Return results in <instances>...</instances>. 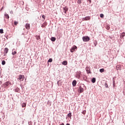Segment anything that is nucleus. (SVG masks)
<instances>
[{
  "instance_id": "nucleus-1",
  "label": "nucleus",
  "mask_w": 125,
  "mask_h": 125,
  "mask_svg": "<svg viewBox=\"0 0 125 125\" xmlns=\"http://www.w3.org/2000/svg\"><path fill=\"white\" fill-rule=\"evenodd\" d=\"M83 42H89L90 41V38L88 36H84L82 38Z\"/></svg>"
},
{
  "instance_id": "nucleus-2",
  "label": "nucleus",
  "mask_w": 125,
  "mask_h": 125,
  "mask_svg": "<svg viewBox=\"0 0 125 125\" xmlns=\"http://www.w3.org/2000/svg\"><path fill=\"white\" fill-rule=\"evenodd\" d=\"M24 78H25L24 75H20L19 76L18 81H19V82H23L24 81Z\"/></svg>"
},
{
  "instance_id": "nucleus-3",
  "label": "nucleus",
  "mask_w": 125,
  "mask_h": 125,
  "mask_svg": "<svg viewBox=\"0 0 125 125\" xmlns=\"http://www.w3.org/2000/svg\"><path fill=\"white\" fill-rule=\"evenodd\" d=\"M84 88V84H82L79 88V90L80 91L81 93L83 92V88Z\"/></svg>"
},
{
  "instance_id": "nucleus-4",
  "label": "nucleus",
  "mask_w": 125,
  "mask_h": 125,
  "mask_svg": "<svg viewBox=\"0 0 125 125\" xmlns=\"http://www.w3.org/2000/svg\"><path fill=\"white\" fill-rule=\"evenodd\" d=\"M77 46L74 45L71 49L70 51L71 52L73 53L75 51V49H77Z\"/></svg>"
},
{
  "instance_id": "nucleus-5",
  "label": "nucleus",
  "mask_w": 125,
  "mask_h": 125,
  "mask_svg": "<svg viewBox=\"0 0 125 125\" xmlns=\"http://www.w3.org/2000/svg\"><path fill=\"white\" fill-rule=\"evenodd\" d=\"M81 74H82V72H81V71L77 72V75H76V78H77V79H80V78H81Z\"/></svg>"
},
{
  "instance_id": "nucleus-6",
  "label": "nucleus",
  "mask_w": 125,
  "mask_h": 125,
  "mask_svg": "<svg viewBox=\"0 0 125 125\" xmlns=\"http://www.w3.org/2000/svg\"><path fill=\"white\" fill-rule=\"evenodd\" d=\"M83 21H87L88 20H90V16H87L85 18H83Z\"/></svg>"
},
{
  "instance_id": "nucleus-7",
  "label": "nucleus",
  "mask_w": 125,
  "mask_h": 125,
  "mask_svg": "<svg viewBox=\"0 0 125 125\" xmlns=\"http://www.w3.org/2000/svg\"><path fill=\"white\" fill-rule=\"evenodd\" d=\"M85 70L87 73V74H91V71H90V68L88 67H86L85 68Z\"/></svg>"
},
{
  "instance_id": "nucleus-8",
  "label": "nucleus",
  "mask_w": 125,
  "mask_h": 125,
  "mask_svg": "<svg viewBox=\"0 0 125 125\" xmlns=\"http://www.w3.org/2000/svg\"><path fill=\"white\" fill-rule=\"evenodd\" d=\"M9 84H10V83H9V82H7L6 83H5L4 84H3V86L4 87H7V86H8V85H9Z\"/></svg>"
},
{
  "instance_id": "nucleus-9",
  "label": "nucleus",
  "mask_w": 125,
  "mask_h": 125,
  "mask_svg": "<svg viewBox=\"0 0 125 125\" xmlns=\"http://www.w3.org/2000/svg\"><path fill=\"white\" fill-rule=\"evenodd\" d=\"M64 12L65 14H67V12L68 11V8L67 7V6H65L63 8Z\"/></svg>"
},
{
  "instance_id": "nucleus-10",
  "label": "nucleus",
  "mask_w": 125,
  "mask_h": 125,
  "mask_svg": "<svg viewBox=\"0 0 125 125\" xmlns=\"http://www.w3.org/2000/svg\"><path fill=\"white\" fill-rule=\"evenodd\" d=\"M25 28L27 30H30V24L29 23H26L25 24Z\"/></svg>"
},
{
  "instance_id": "nucleus-11",
  "label": "nucleus",
  "mask_w": 125,
  "mask_h": 125,
  "mask_svg": "<svg viewBox=\"0 0 125 125\" xmlns=\"http://www.w3.org/2000/svg\"><path fill=\"white\" fill-rule=\"evenodd\" d=\"M4 52L5 53V54L4 55V56L6 55L7 52H8V48H5L4 49Z\"/></svg>"
},
{
  "instance_id": "nucleus-12",
  "label": "nucleus",
  "mask_w": 125,
  "mask_h": 125,
  "mask_svg": "<svg viewBox=\"0 0 125 125\" xmlns=\"http://www.w3.org/2000/svg\"><path fill=\"white\" fill-rule=\"evenodd\" d=\"M47 25V23L46 22H44L41 26L42 28H44V27H46V25Z\"/></svg>"
},
{
  "instance_id": "nucleus-13",
  "label": "nucleus",
  "mask_w": 125,
  "mask_h": 125,
  "mask_svg": "<svg viewBox=\"0 0 125 125\" xmlns=\"http://www.w3.org/2000/svg\"><path fill=\"white\" fill-rule=\"evenodd\" d=\"M76 84H77V81L76 80L73 81L72 82V85L73 86H76Z\"/></svg>"
},
{
  "instance_id": "nucleus-14",
  "label": "nucleus",
  "mask_w": 125,
  "mask_h": 125,
  "mask_svg": "<svg viewBox=\"0 0 125 125\" xmlns=\"http://www.w3.org/2000/svg\"><path fill=\"white\" fill-rule=\"evenodd\" d=\"M62 65H64V66H66L68 64V62L67 61H64L62 62Z\"/></svg>"
},
{
  "instance_id": "nucleus-15",
  "label": "nucleus",
  "mask_w": 125,
  "mask_h": 125,
  "mask_svg": "<svg viewBox=\"0 0 125 125\" xmlns=\"http://www.w3.org/2000/svg\"><path fill=\"white\" fill-rule=\"evenodd\" d=\"M116 69L117 70H121V69H122V67L120 65H117L116 66Z\"/></svg>"
},
{
  "instance_id": "nucleus-16",
  "label": "nucleus",
  "mask_w": 125,
  "mask_h": 125,
  "mask_svg": "<svg viewBox=\"0 0 125 125\" xmlns=\"http://www.w3.org/2000/svg\"><path fill=\"white\" fill-rule=\"evenodd\" d=\"M91 82L93 83H94L96 82V79L95 78H93L92 79Z\"/></svg>"
},
{
  "instance_id": "nucleus-17",
  "label": "nucleus",
  "mask_w": 125,
  "mask_h": 125,
  "mask_svg": "<svg viewBox=\"0 0 125 125\" xmlns=\"http://www.w3.org/2000/svg\"><path fill=\"white\" fill-rule=\"evenodd\" d=\"M4 16L5 17V18L7 19H9V16L7 14H5Z\"/></svg>"
},
{
  "instance_id": "nucleus-18",
  "label": "nucleus",
  "mask_w": 125,
  "mask_h": 125,
  "mask_svg": "<svg viewBox=\"0 0 125 125\" xmlns=\"http://www.w3.org/2000/svg\"><path fill=\"white\" fill-rule=\"evenodd\" d=\"M51 40L52 41V42H55V41H56V38L55 37H52L51 38Z\"/></svg>"
},
{
  "instance_id": "nucleus-19",
  "label": "nucleus",
  "mask_w": 125,
  "mask_h": 125,
  "mask_svg": "<svg viewBox=\"0 0 125 125\" xmlns=\"http://www.w3.org/2000/svg\"><path fill=\"white\" fill-rule=\"evenodd\" d=\"M67 117L68 118H71L72 117V112H70L67 114Z\"/></svg>"
},
{
  "instance_id": "nucleus-20",
  "label": "nucleus",
  "mask_w": 125,
  "mask_h": 125,
  "mask_svg": "<svg viewBox=\"0 0 125 125\" xmlns=\"http://www.w3.org/2000/svg\"><path fill=\"white\" fill-rule=\"evenodd\" d=\"M18 21H14V25H15L16 26H17V25H18Z\"/></svg>"
},
{
  "instance_id": "nucleus-21",
  "label": "nucleus",
  "mask_w": 125,
  "mask_h": 125,
  "mask_svg": "<svg viewBox=\"0 0 125 125\" xmlns=\"http://www.w3.org/2000/svg\"><path fill=\"white\" fill-rule=\"evenodd\" d=\"M21 106H22V108L26 107V104L25 103H22L21 104Z\"/></svg>"
},
{
  "instance_id": "nucleus-22",
  "label": "nucleus",
  "mask_w": 125,
  "mask_h": 125,
  "mask_svg": "<svg viewBox=\"0 0 125 125\" xmlns=\"http://www.w3.org/2000/svg\"><path fill=\"white\" fill-rule=\"evenodd\" d=\"M104 71H105V69H104V68H102L100 70V72L101 73H103L104 72Z\"/></svg>"
},
{
  "instance_id": "nucleus-23",
  "label": "nucleus",
  "mask_w": 125,
  "mask_h": 125,
  "mask_svg": "<svg viewBox=\"0 0 125 125\" xmlns=\"http://www.w3.org/2000/svg\"><path fill=\"white\" fill-rule=\"evenodd\" d=\"M17 53V52L16 51H13V52L12 53V55H15V54H16Z\"/></svg>"
},
{
  "instance_id": "nucleus-24",
  "label": "nucleus",
  "mask_w": 125,
  "mask_h": 125,
  "mask_svg": "<svg viewBox=\"0 0 125 125\" xmlns=\"http://www.w3.org/2000/svg\"><path fill=\"white\" fill-rule=\"evenodd\" d=\"M105 28L107 30H109L110 29V26L109 25H106Z\"/></svg>"
},
{
  "instance_id": "nucleus-25",
  "label": "nucleus",
  "mask_w": 125,
  "mask_h": 125,
  "mask_svg": "<svg viewBox=\"0 0 125 125\" xmlns=\"http://www.w3.org/2000/svg\"><path fill=\"white\" fill-rule=\"evenodd\" d=\"M77 2L79 4H81V3H82V0H78Z\"/></svg>"
},
{
  "instance_id": "nucleus-26",
  "label": "nucleus",
  "mask_w": 125,
  "mask_h": 125,
  "mask_svg": "<svg viewBox=\"0 0 125 125\" xmlns=\"http://www.w3.org/2000/svg\"><path fill=\"white\" fill-rule=\"evenodd\" d=\"M36 39H37V40H41V37H40L39 36H37Z\"/></svg>"
},
{
  "instance_id": "nucleus-27",
  "label": "nucleus",
  "mask_w": 125,
  "mask_h": 125,
  "mask_svg": "<svg viewBox=\"0 0 125 125\" xmlns=\"http://www.w3.org/2000/svg\"><path fill=\"white\" fill-rule=\"evenodd\" d=\"M100 17L101 18H103L104 17V15L103 14H100Z\"/></svg>"
},
{
  "instance_id": "nucleus-28",
  "label": "nucleus",
  "mask_w": 125,
  "mask_h": 125,
  "mask_svg": "<svg viewBox=\"0 0 125 125\" xmlns=\"http://www.w3.org/2000/svg\"><path fill=\"white\" fill-rule=\"evenodd\" d=\"M42 18L43 19V21H44V20L45 19V16H44V15H42Z\"/></svg>"
},
{
  "instance_id": "nucleus-29",
  "label": "nucleus",
  "mask_w": 125,
  "mask_h": 125,
  "mask_svg": "<svg viewBox=\"0 0 125 125\" xmlns=\"http://www.w3.org/2000/svg\"><path fill=\"white\" fill-rule=\"evenodd\" d=\"M0 33L3 34V29H0Z\"/></svg>"
},
{
  "instance_id": "nucleus-30",
  "label": "nucleus",
  "mask_w": 125,
  "mask_h": 125,
  "mask_svg": "<svg viewBox=\"0 0 125 125\" xmlns=\"http://www.w3.org/2000/svg\"><path fill=\"white\" fill-rule=\"evenodd\" d=\"M125 33L124 32V33H122V38H124V37H125Z\"/></svg>"
},
{
  "instance_id": "nucleus-31",
  "label": "nucleus",
  "mask_w": 125,
  "mask_h": 125,
  "mask_svg": "<svg viewBox=\"0 0 125 125\" xmlns=\"http://www.w3.org/2000/svg\"><path fill=\"white\" fill-rule=\"evenodd\" d=\"M48 62H52V59H49L48 61Z\"/></svg>"
},
{
  "instance_id": "nucleus-32",
  "label": "nucleus",
  "mask_w": 125,
  "mask_h": 125,
  "mask_svg": "<svg viewBox=\"0 0 125 125\" xmlns=\"http://www.w3.org/2000/svg\"><path fill=\"white\" fill-rule=\"evenodd\" d=\"M2 65H5V61H3L2 62Z\"/></svg>"
},
{
  "instance_id": "nucleus-33",
  "label": "nucleus",
  "mask_w": 125,
  "mask_h": 125,
  "mask_svg": "<svg viewBox=\"0 0 125 125\" xmlns=\"http://www.w3.org/2000/svg\"><path fill=\"white\" fill-rule=\"evenodd\" d=\"M104 85H105V87H108V84H107V83H105Z\"/></svg>"
},
{
  "instance_id": "nucleus-34",
  "label": "nucleus",
  "mask_w": 125,
  "mask_h": 125,
  "mask_svg": "<svg viewBox=\"0 0 125 125\" xmlns=\"http://www.w3.org/2000/svg\"><path fill=\"white\" fill-rule=\"evenodd\" d=\"M86 112V111L85 110H84V111L82 112V114H85Z\"/></svg>"
},
{
  "instance_id": "nucleus-35",
  "label": "nucleus",
  "mask_w": 125,
  "mask_h": 125,
  "mask_svg": "<svg viewBox=\"0 0 125 125\" xmlns=\"http://www.w3.org/2000/svg\"><path fill=\"white\" fill-rule=\"evenodd\" d=\"M66 125H70V124H67Z\"/></svg>"
},
{
  "instance_id": "nucleus-36",
  "label": "nucleus",
  "mask_w": 125,
  "mask_h": 125,
  "mask_svg": "<svg viewBox=\"0 0 125 125\" xmlns=\"http://www.w3.org/2000/svg\"><path fill=\"white\" fill-rule=\"evenodd\" d=\"M59 83V82H58V83Z\"/></svg>"
}]
</instances>
